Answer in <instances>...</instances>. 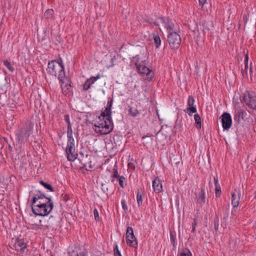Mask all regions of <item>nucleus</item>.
Segmentation results:
<instances>
[{
  "label": "nucleus",
  "mask_w": 256,
  "mask_h": 256,
  "mask_svg": "<svg viewBox=\"0 0 256 256\" xmlns=\"http://www.w3.org/2000/svg\"><path fill=\"white\" fill-rule=\"evenodd\" d=\"M111 104L106 106L104 112L98 116V120L94 124V130L96 133L100 134H106L110 133L113 129L114 126L110 116Z\"/></svg>",
  "instance_id": "f257e3e1"
},
{
  "label": "nucleus",
  "mask_w": 256,
  "mask_h": 256,
  "mask_svg": "<svg viewBox=\"0 0 256 256\" xmlns=\"http://www.w3.org/2000/svg\"><path fill=\"white\" fill-rule=\"evenodd\" d=\"M60 58V60H52L48 64L46 69L48 74L52 76H57L60 82H64L63 78L65 76L64 67Z\"/></svg>",
  "instance_id": "f03ea898"
},
{
  "label": "nucleus",
  "mask_w": 256,
  "mask_h": 256,
  "mask_svg": "<svg viewBox=\"0 0 256 256\" xmlns=\"http://www.w3.org/2000/svg\"><path fill=\"white\" fill-rule=\"evenodd\" d=\"M35 208H33V214L36 216H44L48 215L52 210L54 204L51 198H48L47 203L40 204L35 205Z\"/></svg>",
  "instance_id": "7ed1b4c3"
},
{
  "label": "nucleus",
  "mask_w": 256,
  "mask_h": 256,
  "mask_svg": "<svg viewBox=\"0 0 256 256\" xmlns=\"http://www.w3.org/2000/svg\"><path fill=\"white\" fill-rule=\"evenodd\" d=\"M168 42L170 46L172 49L179 48L181 43L180 36L174 30L168 32Z\"/></svg>",
  "instance_id": "20e7f679"
},
{
  "label": "nucleus",
  "mask_w": 256,
  "mask_h": 256,
  "mask_svg": "<svg viewBox=\"0 0 256 256\" xmlns=\"http://www.w3.org/2000/svg\"><path fill=\"white\" fill-rule=\"evenodd\" d=\"M160 29H166L168 32L174 30V24L168 18H159L154 22Z\"/></svg>",
  "instance_id": "39448f33"
},
{
  "label": "nucleus",
  "mask_w": 256,
  "mask_h": 256,
  "mask_svg": "<svg viewBox=\"0 0 256 256\" xmlns=\"http://www.w3.org/2000/svg\"><path fill=\"white\" fill-rule=\"evenodd\" d=\"M242 100L250 108L256 109V97L250 94V92L247 91L244 94Z\"/></svg>",
  "instance_id": "423d86ee"
},
{
  "label": "nucleus",
  "mask_w": 256,
  "mask_h": 256,
  "mask_svg": "<svg viewBox=\"0 0 256 256\" xmlns=\"http://www.w3.org/2000/svg\"><path fill=\"white\" fill-rule=\"evenodd\" d=\"M126 242L127 244L132 247L136 248L138 242L134 235L133 230L131 227H128L126 233Z\"/></svg>",
  "instance_id": "0eeeda50"
},
{
  "label": "nucleus",
  "mask_w": 256,
  "mask_h": 256,
  "mask_svg": "<svg viewBox=\"0 0 256 256\" xmlns=\"http://www.w3.org/2000/svg\"><path fill=\"white\" fill-rule=\"evenodd\" d=\"M136 64L138 72L142 74H146L147 76V79L150 81L153 76V74H151V70L144 64H139L138 62Z\"/></svg>",
  "instance_id": "6e6552de"
},
{
  "label": "nucleus",
  "mask_w": 256,
  "mask_h": 256,
  "mask_svg": "<svg viewBox=\"0 0 256 256\" xmlns=\"http://www.w3.org/2000/svg\"><path fill=\"white\" fill-rule=\"evenodd\" d=\"M170 130L162 128L156 134V138L161 141L166 140L170 137Z\"/></svg>",
  "instance_id": "1a4fd4ad"
},
{
  "label": "nucleus",
  "mask_w": 256,
  "mask_h": 256,
  "mask_svg": "<svg viewBox=\"0 0 256 256\" xmlns=\"http://www.w3.org/2000/svg\"><path fill=\"white\" fill-rule=\"evenodd\" d=\"M30 134V130L27 128L22 129L20 131L16 133V138L18 140V142L26 140L28 138Z\"/></svg>",
  "instance_id": "9d476101"
},
{
  "label": "nucleus",
  "mask_w": 256,
  "mask_h": 256,
  "mask_svg": "<svg viewBox=\"0 0 256 256\" xmlns=\"http://www.w3.org/2000/svg\"><path fill=\"white\" fill-rule=\"evenodd\" d=\"M222 127L224 130L230 128L232 126V120L231 116L228 112H224L221 116Z\"/></svg>",
  "instance_id": "9b49d317"
},
{
  "label": "nucleus",
  "mask_w": 256,
  "mask_h": 256,
  "mask_svg": "<svg viewBox=\"0 0 256 256\" xmlns=\"http://www.w3.org/2000/svg\"><path fill=\"white\" fill-rule=\"evenodd\" d=\"M67 158L70 161L74 160L77 156V154L75 153V148L72 146V142L68 145V148L66 150Z\"/></svg>",
  "instance_id": "f8f14e48"
},
{
  "label": "nucleus",
  "mask_w": 256,
  "mask_h": 256,
  "mask_svg": "<svg viewBox=\"0 0 256 256\" xmlns=\"http://www.w3.org/2000/svg\"><path fill=\"white\" fill-rule=\"evenodd\" d=\"M63 80L64 82H61L62 91L64 94L66 95L72 92L71 85L70 84L66 83V82H68L69 80L65 76L63 78Z\"/></svg>",
  "instance_id": "ddd939ff"
},
{
  "label": "nucleus",
  "mask_w": 256,
  "mask_h": 256,
  "mask_svg": "<svg viewBox=\"0 0 256 256\" xmlns=\"http://www.w3.org/2000/svg\"><path fill=\"white\" fill-rule=\"evenodd\" d=\"M48 198L45 196L43 194L39 195L36 194L33 197V204L35 205H39L40 204L47 203L46 200H48Z\"/></svg>",
  "instance_id": "4468645a"
},
{
  "label": "nucleus",
  "mask_w": 256,
  "mask_h": 256,
  "mask_svg": "<svg viewBox=\"0 0 256 256\" xmlns=\"http://www.w3.org/2000/svg\"><path fill=\"white\" fill-rule=\"evenodd\" d=\"M194 100L192 96H190L188 98V108H187L186 110H184L185 112H188L190 111V112L188 113L189 115H191L192 113H195L196 112V109L195 107H194Z\"/></svg>",
  "instance_id": "2eb2a0df"
},
{
  "label": "nucleus",
  "mask_w": 256,
  "mask_h": 256,
  "mask_svg": "<svg viewBox=\"0 0 256 256\" xmlns=\"http://www.w3.org/2000/svg\"><path fill=\"white\" fill-rule=\"evenodd\" d=\"M245 112H246L243 109H236L234 117V121H236L237 122L239 123L240 122L241 120H244V116Z\"/></svg>",
  "instance_id": "dca6fc26"
},
{
  "label": "nucleus",
  "mask_w": 256,
  "mask_h": 256,
  "mask_svg": "<svg viewBox=\"0 0 256 256\" xmlns=\"http://www.w3.org/2000/svg\"><path fill=\"white\" fill-rule=\"evenodd\" d=\"M14 247L18 252H24L26 247V244L22 240H18L15 242Z\"/></svg>",
  "instance_id": "f3484780"
},
{
  "label": "nucleus",
  "mask_w": 256,
  "mask_h": 256,
  "mask_svg": "<svg viewBox=\"0 0 256 256\" xmlns=\"http://www.w3.org/2000/svg\"><path fill=\"white\" fill-rule=\"evenodd\" d=\"M100 76L98 75L96 77L92 76L90 78L87 80L83 85V88L84 90H88L90 88L91 85L94 83L98 78Z\"/></svg>",
  "instance_id": "a211bd4d"
},
{
  "label": "nucleus",
  "mask_w": 256,
  "mask_h": 256,
  "mask_svg": "<svg viewBox=\"0 0 256 256\" xmlns=\"http://www.w3.org/2000/svg\"><path fill=\"white\" fill-rule=\"evenodd\" d=\"M152 186L154 191L156 193L160 192L162 190V184L158 178L153 181Z\"/></svg>",
  "instance_id": "6ab92c4d"
},
{
  "label": "nucleus",
  "mask_w": 256,
  "mask_h": 256,
  "mask_svg": "<svg viewBox=\"0 0 256 256\" xmlns=\"http://www.w3.org/2000/svg\"><path fill=\"white\" fill-rule=\"evenodd\" d=\"M206 193L205 190L203 188H202L200 192L198 194V202L200 204H204L206 202Z\"/></svg>",
  "instance_id": "aec40b11"
},
{
  "label": "nucleus",
  "mask_w": 256,
  "mask_h": 256,
  "mask_svg": "<svg viewBox=\"0 0 256 256\" xmlns=\"http://www.w3.org/2000/svg\"><path fill=\"white\" fill-rule=\"evenodd\" d=\"M128 108L129 114L134 117L137 116L140 114V111L137 109H133V108L130 106H128Z\"/></svg>",
  "instance_id": "412c9836"
},
{
  "label": "nucleus",
  "mask_w": 256,
  "mask_h": 256,
  "mask_svg": "<svg viewBox=\"0 0 256 256\" xmlns=\"http://www.w3.org/2000/svg\"><path fill=\"white\" fill-rule=\"evenodd\" d=\"M194 119L196 124V127L198 128H201V118L198 114H196L194 116Z\"/></svg>",
  "instance_id": "4be33fe9"
},
{
  "label": "nucleus",
  "mask_w": 256,
  "mask_h": 256,
  "mask_svg": "<svg viewBox=\"0 0 256 256\" xmlns=\"http://www.w3.org/2000/svg\"><path fill=\"white\" fill-rule=\"evenodd\" d=\"M232 204L234 208H236L239 204V198H236L234 193L232 194Z\"/></svg>",
  "instance_id": "5701e85b"
},
{
  "label": "nucleus",
  "mask_w": 256,
  "mask_h": 256,
  "mask_svg": "<svg viewBox=\"0 0 256 256\" xmlns=\"http://www.w3.org/2000/svg\"><path fill=\"white\" fill-rule=\"evenodd\" d=\"M153 38L154 40L156 47L158 48L160 45L161 40L160 37L155 34H153Z\"/></svg>",
  "instance_id": "b1692460"
},
{
  "label": "nucleus",
  "mask_w": 256,
  "mask_h": 256,
  "mask_svg": "<svg viewBox=\"0 0 256 256\" xmlns=\"http://www.w3.org/2000/svg\"><path fill=\"white\" fill-rule=\"evenodd\" d=\"M72 126L68 125V142L71 143V140H74V139L72 138Z\"/></svg>",
  "instance_id": "393cba45"
},
{
  "label": "nucleus",
  "mask_w": 256,
  "mask_h": 256,
  "mask_svg": "<svg viewBox=\"0 0 256 256\" xmlns=\"http://www.w3.org/2000/svg\"><path fill=\"white\" fill-rule=\"evenodd\" d=\"M178 256H192L190 250L187 248L183 249Z\"/></svg>",
  "instance_id": "a878e982"
},
{
  "label": "nucleus",
  "mask_w": 256,
  "mask_h": 256,
  "mask_svg": "<svg viewBox=\"0 0 256 256\" xmlns=\"http://www.w3.org/2000/svg\"><path fill=\"white\" fill-rule=\"evenodd\" d=\"M54 12L52 9H48L44 13V16L46 18H51L53 16Z\"/></svg>",
  "instance_id": "bb28decb"
},
{
  "label": "nucleus",
  "mask_w": 256,
  "mask_h": 256,
  "mask_svg": "<svg viewBox=\"0 0 256 256\" xmlns=\"http://www.w3.org/2000/svg\"><path fill=\"white\" fill-rule=\"evenodd\" d=\"M40 183L44 187L46 188H47L48 190H50V192H54V188H52V186L46 183V182H44V181L42 180H40Z\"/></svg>",
  "instance_id": "cd10ccee"
},
{
  "label": "nucleus",
  "mask_w": 256,
  "mask_h": 256,
  "mask_svg": "<svg viewBox=\"0 0 256 256\" xmlns=\"http://www.w3.org/2000/svg\"><path fill=\"white\" fill-rule=\"evenodd\" d=\"M4 64L10 71L12 72L14 71V68L10 62H8L7 60H4Z\"/></svg>",
  "instance_id": "c85d7f7f"
},
{
  "label": "nucleus",
  "mask_w": 256,
  "mask_h": 256,
  "mask_svg": "<svg viewBox=\"0 0 256 256\" xmlns=\"http://www.w3.org/2000/svg\"><path fill=\"white\" fill-rule=\"evenodd\" d=\"M53 218L52 216H50L49 218V219L48 220V225L47 226L48 227V226H52L53 225H54V224H55V221L54 220V218Z\"/></svg>",
  "instance_id": "c756f323"
},
{
  "label": "nucleus",
  "mask_w": 256,
  "mask_h": 256,
  "mask_svg": "<svg viewBox=\"0 0 256 256\" xmlns=\"http://www.w3.org/2000/svg\"><path fill=\"white\" fill-rule=\"evenodd\" d=\"M114 256H122L120 250H118V246L116 245L114 248Z\"/></svg>",
  "instance_id": "7c9ffc66"
},
{
  "label": "nucleus",
  "mask_w": 256,
  "mask_h": 256,
  "mask_svg": "<svg viewBox=\"0 0 256 256\" xmlns=\"http://www.w3.org/2000/svg\"><path fill=\"white\" fill-rule=\"evenodd\" d=\"M78 250L76 248H74V250H72V251L69 252V254L70 256H78Z\"/></svg>",
  "instance_id": "2f4dec72"
},
{
  "label": "nucleus",
  "mask_w": 256,
  "mask_h": 256,
  "mask_svg": "<svg viewBox=\"0 0 256 256\" xmlns=\"http://www.w3.org/2000/svg\"><path fill=\"white\" fill-rule=\"evenodd\" d=\"M113 171H114L113 172H114V174H113V175H112V176L114 177V178H120V176L118 174V171H117L116 166H114V168L113 169Z\"/></svg>",
  "instance_id": "473e14b6"
},
{
  "label": "nucleus",
  "mask_w": 256,
  "mask_h": 256,
  "mask_svg": "<svg viewBox=\"0 0 256 256\" xmlns=\"http://www.w3.org/2000/svg\"><path fill=\"white\" fill-rule=\"evenodd\" d=\"M137 202L138 206L140 205L142 202V195L140 194L139 192H138L137 194Z\"/></svg>",
  "instance_id": "72a5a7b5"
},
{
  "label": "nucleus",
  "mask_w": 256,
  "mask_h": 256,
  "mask_svg": "<svg viewBox=\"0 0 256 256\" xmlns=\"http://www.w3.org/2000/svg\"><path fill=\"white\" fill-rule=\"evenodd\" d=\"M78 256H86V250L78 249Z\"/></svg>",
  "instance_id": "f704fd0d"
},
{
  "label": "nucleus",
  "mask_w": 256,
  "mask_h": 256,
  "mask_svg": "<svg viewBox=\"0 0 256 256\" xmlns=\"http://www.w3.org/2000/svg\"><path fill=\"white\" fill-rule=\"evenodd\" d=\"M94 214L96 220H100L98 212L96 209H94Z\"/></svg>",
  "instance_id": "c9c22d12"
},
{
  "label": "nucleus",
  "mask_w": 256,
  "mask_h": 256,
  "mask_svg": "<svg viewBox=\"0 0 256 256\" xmlns=\"http://www.w3.org/2000/svg\"><path fill=\"white\" fill-rule=\"evenodd\" d=\"M84 162L83 163V166L84 167H85L86 168V169L87 170V165L88 164V168H91L92 166H91V165H90V162H91L89 160H87V162Z\"/></svg>",
  "instance_id": "e433bc0d"
},
{
  "label": "nucleus",
  "mask_w": 256,
  "mask_h": 256,
  "mask_svg": "<svg viewBox=\"0 0 256 256\" xmlns=\"http://www.w3.org/2000/svg\"><path fill=\"white\" fill-rule=\"evenodd\" d=\"M244 70H242V74L243 75V76H244V74H246V75H247V70L248 69V64H246V63H245V66H244Z\"/></svg>",
  "instance_id": "4c0bfd02"
},
{
  "label": "nucleus",
  "mask_w": 256,
  "mask_h": 256,
  "mask_svg": "<svg viewBox=\"0 0 256 256\" xmlns=\"http://www.w3.org/2000/svg\"><path fill=\"white\" fill-rule=\"evenodd\" d=\"M221 192L220 186H216V195L218 196L220 194Z\"/></svg>",
  "instance_id": "58836bf2"
},
{
  "label": "nucleus",
  "mask_w": 256,
  "mask_h": 256,
  "mask_svg": "<svg viewBox=\"0 0 256 256\" xmlns=\"http://www.w3.org/2000/svg\"><path fill=\"white\" fill-rule=\"evenodd\" d=\"M214 227L215 230H218V218H216L214 220Z\"/></svg>",
  "instance_id": "ea45409f"
},
{
  "label": "nucleus",
  "mask_w": 256,
  "mask_h": 256,
  "mask_svg": "<svg viewBox=\"0 0 256 256\" xmlns=\"http://www.w3.org/2000/svg\"><path fill=\"white\" fill-rule=\"evenodd\" d=\"M124 180V176H120V178H118L120 184L122 188L124 187L123 182Z\"/></svg>",
  "instance_id": "a19ab883"
},
{
  "label": "nucleus",
  "mask_w": 256,
  "mask_h": 256,
  "mask_svg": "<svg viewBox=\"0 0 256 256\" xmlns=\"http://www.w3.org/2000/svg\"><path fill=\"white\" fill-rule=\"evenodd\" d=\"M64 118H65V120L68 123V125H71L68 115H65L64 116Z\"/></svg>",
  "instance_id": "79ce46f5"
},
{
  "label": "nucleus",
  "mask_w": 256,
  "mask_h": 256,
  "mask_svg": "<svg viewBox=\"0 0 256 256\" xmlns=\"http://www.w3.org/2000/svg\"><path fill=\"white\" fill-rule=\"evenodd\" d=\"M122 208L124 210H126L128 209V207L126 205V202L124 200H122Z\"/></svg>",
  "instance_id": "37998d69"
},
{
  "label": "nucleus",
  "mask_w": 256,
  "mask_h": 256,
  "mask_svg": "<svg viewBox=\"0 0 256 256\" xmlns=\"http://www.w3.org/2000/svg\"><path fill=\"white\" fill-rule=\"evenodd\" d=\"M246 54L245 56V63L248 64V50H246Z\"/></svg>",
  "instance_id": "c03bdc74"
},
{
  "label": "nucleus",
  "mask_w": 256,
  "mask_h": 256,
  "mask_svg": "<svg viewBox=\"0 0 256 256\" xmlns=\"http://www.w3.org/2000/svg\"><path fill=\"white\" fill-rule=\"evenodd\" d=\"M196 224L197 223H196V222H194L192 224V232H195V230H196Z\"/></svg>",
  "instance_id": "a18cd8bd"
},
{
  "label": "nucleus",
  "mask_w": 256,
  "mask_h": 256,
  "mask_svg": "<svg viewBox=\"0 0 256 256\" xmlns=\"http://www.w3.org/2000/svg\"><path fill=\"white\" fill-rule=\"evenodd\" d=\"M206 0H199L200 4L203 6L205 4Z\"/></svg>",
  "instance_id": "49530a36"
},
{
  "label": "nucleus",
  "mask_w": 256,
  "mask_h": 256,
  "mask_svg": "<svg viewBox=\"0 0 256 256\" xmlns=\"http://www.w3.org/2000/svg\"><path fill=\"white\" fill-rule=\"evenodd\" d=\"M214 182L216 186H218V180L216 178H214Z\"/></svg>",
  "instance_id": "de8ad7c7"
},
{
  "label": "nucleus",
  "mask_w": 256,
  "mask_h": 256,
  "mask_svg": "<svg viewBox=\"0 0 256 256\" xmlns=\"http://www.w3.org/2000/svg\"><path fill=\"white\" fill-rule=\"evenodd\" d=\"M171 240L173 242L174 245V236L171 234H170Z\"/></svg>",
  "instance_id": "09e8293b"
},
{
  "label": "nucleus",
  "mask_w": 256,
  "mask_h": 256,
  "mask_svg": "<svg viewBox=\"0 0 256 256\" xmlns=\"http://www.w3.org/2000/svg\"><path fill=\"white\" fill-rule=\"evenodd\" d=\"M243 20H244V22H245V25H244V27H245V26H246V22H247V20H248V18H247V17H246V16H244L243 17Z\"/></svg>",
  "instance_id": "8fccbe9b"
},
{
  "label": "nucleus",
  "mask_w": 256,
  "mask_h": 256,
  "mask_svg": "<svg viewBox=\"0 0 256 256\" xmlns=\"http://www.w3.org/2000/svg\"><path fill=\"white\" fill-rule=\"evenodd\" d=\"M64 200L66 201V200L68 199V196L66 194V195L64 196Z\"/></svg>",
  "instance_id": "3c124183"
},
{
  "label": "nucleus",
  "mask_w": 256,
  "mask_h": 256,
  "mask_svg": "<svg viewBox=\"0 0 256 256\" xmlns=\"http://www.w3.org/2000/svg\"><path fill=\"white\" fill-rule=\"evenodd\" d=\"M194 222L197 223V218H196V217L194 218Z\"/></svg>",
  "instance_id": "603ef678"
},
{
  "label": "nucleus",
  "mask_w": 256,
  "mask_h": 256,
  "mask_svg": "<svg viewBox=\"0 0 256 256\" xmlns=\"http://www.w3.org/2000/svg\"><path fill=\"white\" fill-rule=\"evenodd\" d=\"M30 206L31 208L32 209V200L30 202Z\"/></svg>",
  "instance_id": "864d4df0"
},
{
  "label": "nucleus",
  "mask_w": 256,
  "mask_h": 256,
  "mask_svg": "<svg viewBox=\"0 0 256 256\" xmlns=\"http://www.w3.org/2000/svg\"><path fill=\"white\" fill-rule=\"evenodd\" d=\"M9 150H12V147L10 145H9Z\"/></svg>",
  "instance_id": "5fc2aeb1"
},
{
  "label": "nucleus",
  "mask_w": 256,
  "mask_h": 256,
  "mask_svg": "<svg viewBox=\"0 0 256 256\" xmlns=\"http://www.w3.org/2000/svg\"><path fill=\"white\" fill-rule=\"evenodd\" d=\"M36 166L39 168L40 166V164H36Z\"/></svg>",
  "instance_id": "6e6d98bb"
},
{
  "label": "nucleus",
  "mask_w": 256,
  "mask_h": 256,
  "mask_svg": "<svg viewBox=\"0 0 256 256\" xmlns=\"http://www.w3.org/2000/svg\"><path fill=\"white\" fill-rule=\"evenodd\" d=\"M252 68H250V74H251V73H252Z\"/></svg>",
  "instance_id": "4d7b16f0"
},
{
  "label": "nucleus",
  "mask_w": 256,
  "mask_h": 256,
  "mask_svg": "<svg viewBox=\"0 0 256 256\" xmlns=\"http://www.w3.org/2000/svg\"><path fill=\"white\" fill-rule=\"evenodd\" d=\"M44 34H46V31L45 30H44Z\"/></svg>",
  "instance_id": "13d9d810"
},
{
  "label": "nucleus",
  "mask_w": 256,
  "mask_h": 256,
  "mask_svg": "<svg viewBox=\"0 0 256 256\" xmlns=\"http://www.w3.org/2000/svg\"><path fill=\"white\" fill-rule=\"evenodd\" d=\"M38 148H40V145H39V144H38Z\"/></svg>",
  "instance_id": "bf43d9fd"
},
{
  "label": "nucleus",
  "mask_w": 256,
  "mask_h": 256,
  "mask_svg": "<svg viewBox=\"0 0 256 256\" xmlns=\"http://www.w3.org/2000/svg\"><path fill=\"white\" fill-rule=\"evenodd\" d=\"M246 52V50H245V49H244V52Z\"/></svg>",
  "instance_id": "052dcab7"
}]
</instances>
